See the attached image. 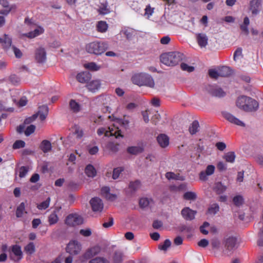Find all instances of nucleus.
I'll return each mask as SVG.
<instances>
[{"label": "nucleus", "instance_id": "57", "mask_svg": "<svg viewBox=\"0 0 263 263\" xmlns=\"http://www.w3.org/2000/svg\"><path fill=\"white\" fill-rule=\"evenodd\" d=\"M209 74L211 78L216 79L220 77L219 70L217 71L214 69H210L209 70Z\"/></svg>", "mask_w": 263, "mask_h": 263}, {"label": "nucleus", "instance_id": "6", "mask_svg": "<svg viewBox=\"0 0 263 263\" xmlns=\"http://www.w3.org/2000/svg\"><path fill=\"white\" fill-rule=\"evenodd\" d=\"M261 3L262 0H251L250 1L249 9L251 12L253 16H256L260 12Z\"/></svg>", "mask_w": 263, "mask_h": 263}, {"label": "nucleus", "instance_id": "41", "mask_svg": "<svg viewBox=\"0 0 263 263\" xmlns=\"http://www.w3.org/2000/svg\"><path fill=\"white\" fill-rule=\"evenodd\" d=\"M25 251L28 254H33L35 251V246L33 242H29L25 247Z\"/></svg>", "mask_w": 263, "mask_h": 263}, {"label": "nucleus", "instance_id": "58", "mask_svg": "<svg viewBox=\"0 0 263 263\" xmlns=\"http://www.w3.org/2000/svg\"><path fill=\"white\" fill-rule=\"evenodd\" d=\"M215 166L213 165H209L205 170V172H206V174L209 176L212 175L215 171Z\"/></svg>", "mask_w": 263, "mask_h": 263}, {"label": "nucleus", "instance_id": "10", "mask_svg": "<svg viewBox=\"0 0 263 263\" xmlns=\"http://www.w3.org/2000/svg\"><path fill=\"white\" fill-rule=\"evenodd\" d=\"M92 210L94 212H101L103 209V203L102 200L98 197H94L90 201Z\"/></svg>", "mask_w": 263, "mask_h": 263}, {"label": "nucleus", "instance_id": "37", "mask_svg": "<svg viewBox=\"0 0 263 263\" xmlns=\"http://www.w3.org/2000/svg\"><path fill=\"white\" fill-rule=\"evenodd\" d=\"M2 44L4 48H9L11 46L12 44V40L8 35L5 34L4 39H2Z\"/></svg>", "mask_w": 263, "mask_h": 263}, {"label": "nucleus", "instance_id": "3", "mask_svg": "<svg viewBox=\"0 0 263 263\" xmlns=\"http://www.w3.org/2000/svg\"><path fill=\"white\" fill-rule=\"evenodd\" d=\"M132 81L138 86H146L151 88L155 86L154 81L151 76L146 73H137L132 78Z\"/></svg>", "mask_w": 263, "mask_h": 263}, {"label": "nucleus", "instance_id": "38", "mask_svg": "<svg viewBox=\"0 0 263 263\" xmlns=\"http://www.w3.org/2000/svg\"><path fill=\"white\" fill-rule=\"evenodd\" d=\"M44 30L42 28H38L34 30V31L28 33L27 36L30 38H33L36 36L43 33Z\"/></svg>", "mask_w": 263, "mask_h": 263}, {"label": "nucleus", "instance_id": "50", "mask_svg": "<svg viewBox=\"0 0 263 263\" xmlns=\"http://www.w3.org/2000/svg\"><path fill=\"white\" fill-rule=\"evenodd\" d=\"M243 198L240 195L235 196L233 199V201L235 205L239 206L243 203Z\"/></svg>", "mask_w": 263, "mask_h": 263}, {"label": "nucleus", "instance_id": "11", "mask_svg": "<svg viewBox=\"0 0 263 263\" xmlns=\"http://www.w3.org/2000/svg\"><path fill=\"white\" fill-rule=\"evenodd\" d=\"M101 251V248L99 246H95L88 249L83 255L82 257L86 260L90 259L98 255Z\"/></svg>", "mask_w": 263, "mask_h": 263}, {"label": "nucleus", "instance_id": "19", "mask_svg": "<svg viewBox=\"0 0 263 263\" xmlns=\"http://www.w3.org/2000/svg\"><path fill=\"white\" fill-rule=\"evenodd\" d=\"M157 140L159 145L162 147L165 148L169 144V138L165 134H160L157 138Z\"/></svg>", "mask_w": 263, "mask_h": 263}, {"label": "nucleus", "instance_id": "60", "mask_svg": "<svg viewBox=\"0 0 263 263\" xmlns=\"http://www.w3.org/2000/svg\"><path fill=\"white\" fill-rule=\"evenodd\" d=\"M254 158L255 161L261 167H263V156L258 154L255 156Z\"/></svg>", "mask_w": 263, "mask_h": 263}, {"label": "nucleus", "instance_id": "22", "mask_svg": "<svg viewBox=\"0 0 263 263\" xmlns=\"http://www.w3.org/2000/svg\"><path fill=\"white\" fill-rule=\"evenodd\" d=\"M89 91L95 92L98 90L101 87V82L100 80H93L91 81L87 85Z\"/></svg>", "mask_w": 263, "mask_h": 263}, {"label": "nucleus", "instance_id": "4", "mask_svg": "<svg viewBox=\"0 0 263 263\" xmlns=\"http://www.w3.org/2000/svg\"><path fill=\"white\" fill-rule=\"evenodd\" d=\"M65 222L68 226H76L82 224L83 220L81 216L76 213L70 214L66 217Z\"/></svg>", "mask_w": 263, "mask_h": 263}, {"label": "nucleus", "instance_id": "46", "mask_svg": "<svg viewBox=\"0 0 263 263\" xmlns=\"http://www.w3.org/2000/svg\"><path fill=\"white\" fill-rule=\"evenodd\" d=\"M28 166H23L20 168L19 170V177L20 178L25 177L29 171Z\"/></svg>", "mask_w": 263, "mask_h": 263}, {"label": "nucleus", "instance_id": "17", "mask_svg": "<svg viewBox=\"0 0 263 263\" xmlns=\"http://www.w3.org/2000/svg\"><path fill=\"white\" fill-rule=\"evenodd\" d=\"M78 82L81 83H86L89 81L91 78V74L88 71L78 73L76 77Z\"/></svg>", "mask_w": 263, "mask_h": 263}, {"label": "nucleus", "instance_id": "48", "mask_svg": "<svg viewBox=\"0 0 263 263\" xmlns=\"http://www.w3.org/2000/svg\"><path fill=\"white\" fill-rule=\"evenodd\" d=\"M171 245V241L170 239H165L162 245L160 244L158 246L159 249L161 250L166 251Z\"/></svg>", "mask_w": 263, "mask_h": 263}, {"label": "nucleus", "instance_id": "34", "mask_svg": "<svg viewBox=\"0 0 263 263\" xmlns=\"http://www.w3.org/2000/svg\"><path fill=\"white\" fill-rule=\"evenodd\" d=\"M126 116H124L123 119L116 118V122L120 124L123 128L128 129L129 128V121L125 118Z\"/></svg>", "mask_w": 263, "mask_h": 263}, {"label": "nucleus", "instance_id": "26", "mask_svg": "<svg viewBox=\"0 0 263 263\" xmlns=\"http://www.w3.org/2000/svg\"><path fill=\"white\" fill-rule=\"evenodd\" d=\"M24 213L27 214V212L25 211V204L24 202H22L17 207L15 215L16 217L21 218L23 216Z\"/></svg>", "mask_w": 263, "mask_h": 263}, {"label": "nucleus", "instance_id": "15", "mask_svg": "<svg viewBox=\"0 0 263 263\" xmlns=\"http://www.w3.org/2000/svg\"><path fill=\"white\" fill-rule=\"evenodd\" d=\"M223 115L226 119L232 123L240 126H245V124L243 122L229 112H224Z\"/></svg>", "mask_w": 263, "mask_h": 263}, {"label": "nucleus", "instance_id": "62", "mask_svg": "<svg viewBox=\"0 0 263 263\" xmlns=\"http://www.w3.org/2000/svg\"><path fill=\"white\" fill-rule=\"evenodd\" d=\"M9 80L14 85H17L20 82L19 78L15 75H11L9 78Z\"/></svg>", "mask_w": 263, "mask_h": 263}, {"label": "nucleus", "instance_id": "47", "mask_svg": "<svg viewBox=\"0 0 263 263\" xmlns=\"http://www.w3.org/2000/svg\"><path fill=\"white\" fill-rule=\"evenodd\" d=\"M25 146V142L23 140H18L15 141L12 145V147L14 149H16L23 148Z\"/></svg>", "mask_w": 263, "mask_h": 263}, {"label": "nucleus", "instance_id": "54", "mask_svg": "<svg viewBox=\"0 0 263 263\" xmlns=\"http://www.w3.org/2000/svg\"><path fill=\"white\" fill-rule=\"evenodd\" d=\"M107 260L103 257H96L90 260L89 263H105Z\"/></svg>", "mask_w": 263, "mask_h": 263}, {"label": "nucleus", "instance_id": "44", "mask_svg": "<svg viewBox=\"0 0 263 263\" xmlns=\"http://www.w3.org/2000/svg\"><path fill=\"white\" fill-rule=\"evenodd\" d=\"M219 210V206L218 204L214 203L208 209V213L211 214H215Z\"/></svg>", "mask_w": 263, "mask_h": 263}, {"label": "nucleus", "instance_id": "5", "mask_svg": "<svg viewBox=\"0 0 263 263\" xmlns=\"http://www.w3.org/2000/svg\"><path fill=\"white\" fill-rule=\"evenodd\" d=\"M66 250L71 255L78 254L81 250V245L77 240H71L67 245Z\"/></svg>", "mask_w": 263, "mask_h": 263}, {"label": "nucleus", "instance_id": "1", "mask_svg": "<svg viewBox=\"0 0 263 263\" xmlns=\"http://www.w3.org/2000/svg\"><path fill=\"white\" fill-rule=\"evenodd\" d=\"M184 58L183 53L179 52H170L161 55V62L167 66H174L179 64Z\"/></svg>", "mask_w": 263, "mask_h": 263}, {"label": "nucleus", "instance_id": "59", "mask_svg": "<svg viewBox=\"0 0 263 263\" xmlns=\"http://www.w3.org/2000/svg\"><path fill=\"white\" fill-rule=\"evenodd\" d=\"M91 231L90 229H81L80 234L85 237H88L91 235Z\"/></svg>", "mask_w": 263, "mask_h": 263}, {"label": "nucleus", "instance_id": "61", "mask_svg": "<svg viewBox=\"0 0 263 263\" xmlns=\"http://www.w3.org/2000/svg\"><path fill=\"white\" fill-rule=\"evenodd\" d=\"M114 224V218L112 217H109L108 222H105L103 223L102 226L105 228H108Z\"/></svg>", "mask_w": 263, "mask_h": 263}, {"label": "nucleus", "instance_id": "29", "mask_svg": "<svg viewBox=\"0 0 263 263\" xmlns=\"http://www.w3.org/2000/svg\"><path fill=\"white\" fill-rule=\"evenodd\" d=\"M69 107L70 110L74 113H78L81 110L80 104L73 99L70 100L69 101Z\"/></svg>", "mask_w": 263, "mask_h": 263}, {"label": "nucleus", "instance_id": "63", "mask_svg": "<svg viewBox=\"0 0 263 263\" xmlns=\"http://www.w3.org/2000/svg\"><path fill=\"white\" fill-rule=\"evenodd\" d=\"M208 245L209 241L206 239H202L198 242V245L202 248L207 247Z\"/></svg>", "mask_w": 263, "mask_h": 263}, {"label": "nucleus", "instance_id": "9", "mask_svg": "<svg viewBox=\"0 0 263 263\" xmlns=\"http://www.w3.org/2000/svg\"><path fill=\"white\" fill-rule=\"evenodd\" d=\"M197 212L189 207L184 208L181 212L182 217L187 221H191L195 218Z\"/></svg>", "mask_w": 263, "mask_h": 263}, {"label": "nucleus", "instance_id": "49", "mask_svg": "<svg viewBox=\"0 0 263 263\" xmlns=\"http://www.w3.org/2000/svg\"><path fill=\"white\" fill-rule=\"evenodd\" d=\"M123 170L124 169L122 167H118L114 168L112 173V178L114 179H117L121 173L123 172Z\"/></svg>", "mask_w": 263, "mask_h": 263}, {"label": "nucleus", "instance_id": "28", "mask_svg": "<svg viewBox=\"0 0 263 263\" xmlns=\"http://www.w3.org/2000/svg\"><path fill=\"white\" fill-rule=\"evenodd\" d=\"M248 97L242 96L239 97L236 101L237 106L245 110V106L247 104V102L248 99Z\"/></svg>", "mask_w": 263, "mask_h": 263}, {"label": "nucleus", "instance_id": "45", "mask_svg": "<svg viewBox=\"0 0 263 263\" xmlns=\"http://www.w3.org/2000/svg\"><path fill=\"white\" fill-rule=\"evenodd\" d=\"M123 254L120 252H115L113 259L114 263H121L122 261Z\"/></svg>", "mask_w": 263, "mask_h": 263}, {"label": "nucleus", "instance_id": "20", "mask_svg": "<svg viewBox=\"0 0 263 263\" xmlns=\"http://www.w3.org/2000/svg\"><path fill=\"white\" fill-rule=\"evenodd\" d=\"M98 11L101 14H106L110 12L108 4L106 1L100 0Z\"/></svg>", "mask_w": 263, "mask_h": 263}, {"label": "nucleus", "instance_id": "14", "mask_svg": "<svg viewBox=\"0 0 263 263\" xmlns=\"http://www.w3.org/2000/svg\"><path fill=\"white\" fill-rule=\"evenodd\" d=\"M35 60L39 63H43L46 60V52L44 48L40 47L35 51Z\"/></svg>", "mask_w": 263, "mask_h": 263}, {"label": "nucleus", "instance_id": "43", "mask_svg": "<svg viewBox=\"0 0 263 263\" xmlns=\"http://www.w3.org/2000/svg\"><path fill=\"white\" fill-rule=\"evenodd\" d=\"M86 68L92 71H97L99 70L100 67L98 66L94 62H90L84 65Z\"/></svg>", "mask_w": 263, "mask_h": 263}, {"label": "nucleus", "instance_id": "31", "mask_svg": "<svg viewBox=\"0 0 263 263\" xmlns=\"http://www.w3.org/2000/svg\"><path fill=\"white\" fill-rule=\"evenodd\" d=\"M108 29V24L105 21H99L97 25V30L101 33L105 32Z\"/></svg>", "mask_w": 263, "mask_h": 263}, {"label": "nucleus", "instance_id": "53", "mask_svg": "<svg viewBox=\"0 0 263 263\" xmlns=\"http://www.w3.org/2000/svg\"><path fill=\"white\" fill-rule=\"evenodd\" d=\"M149 201L147 198H142L139 200V205L141 208H145L148 205Z\"/></svg>", "mask_w": 263, "mask_h": 263}, {"label": "nucleus", "instance_id": "52", "mask_svg": "<svg viewBox=\"0 0 263 263\" xmlns=\"http://www.w3.org/2000/svg\"><path fill=\"white\" fill-rule=\"evenodd\" d=\"M35 129V126L34 125H30L28 126L25 131V134L28 136L33 133Z\"/></svg>", "mask_w": 263, "mask_h": 263}, {"label": "nucleus", "instance_id": "23", "mask_svg": "<svg viewBox=\"0 0 263 263\" xmlns=\"http://www.w3.org/2000/svg\"><path fill=\"white\" fill-rule=\"evenodd\" d=\"M101 192V194L108 200H113L116 198V196L115 195L110 194V188L108 186H104L102 187Z\"/></svg>", "mask_w": 263, "mask_h": 263}, {"label": "nucleus", "instance_id": "39", "mask_svg": "<svg viewBox=\"0 0 263 263\" xmlns=\"http://www.w3.org/2000/svg\"><path fill=\"white\" fill-rule=\"evenodd\" d=\"M119 145L114 142H108L106 145V148L113 153H116L119 150Z\"/></svg>", "mask_w": 263, "mask_h": 263}, {"label": "nucleus", "instance_id": "27", "mask_svg": "<svg viewBox=\"0 0 263 263\" xmlns=\"http://www.w3.org/2000/svg\"><path fill=\"white\" fill-rule=\"evenodd\" d=\"M218 70L220 77H229L232 73L231 69L228 66H222Z\"/></svg>", "mask_w": 263, "mask_h": 263}, {"label": "nucleus", "instance_id": "25", "mask_svg": "<svg viewBox=\"0 0 263 263\" xmlns=\"http://www.w3.org/2000/svg\"><path fill=\"white\" fill-rule=\"evenodd\" d=\"M227 190V186L224 185L221 182H216L215 184L213 190L217 194H221Z\"/></svg>", "mask_w": 263, "mask_h": 263}, {"label": "nucleus", "instance_id": "24", "mask_svg": "<svg viewBox=\"0 0 263 263\" xmlns=\"http://www.w3.org/2000/svg\"><path fill=\"white\" fill-rule=\"evenodd\" d=\"M127 151L129 154L137 155L142 153L144 151V148L142 145L130 146L127 148Z\"/></svg>", "mask_w": 263, "mask_h": 263}, {"label": "nucleus", "instance_id": "33", "mask_svg": "<svg viewBox=\"0 0 263 263\" xmlns=\"http://www.w3.org/2000/svg\"><path fill=\"white\" fill-rule=\"evenodd\" d=\"M199 124L198 121L194 120L190 126L189 130L191 135H194L199 131Z\"/></svg>", "mask_w": 263, "mask_h": 263}, {"label": "nucleus", "instance_id": "64", "mask_svg": "<svg viewBox=\"0 0 263 263\" xmlns=\"http://www.w3.org/2000/svg\"><path fill=\"white\" fill-rule=\"evenodd\" d=\"M39 113H43L48 114V107L47 105H44L39 107Z\"/></svg>", "mask_w": 263, "mask_h": 263}, {"label": "nucleus", "instance_id": "40", "mask_svg": "<svg viewBox=\"0 0 263 263\" xmlns=\"http://www.w3.org/2000/svg\"><path fill=\"white\" fill-rule=\"evenodd\" d=\"M197 198V195L193 192H185L183 195V198L187 200H194Z\"/></svg>", "mask_w": 263, "mask_h": 263}, {"label": "nucleus", "instance_id": "7", "mask_svg": "<svg viewBox=\"0 0 263 263\" xmlns=\"http://www.w3.org/2000/svg\"><path fill=\"white\" fill-rule=\"evenodd\" d=\"M236 244V239L233 237H230L225 240L224 252L228 255H231L235 249Z\"/></svg>", "mask_w": 263, "mask_h": 263}, {"label": "nucleus", "instance_id": "32", "mask_svg": "<svg viewBox=\"0 0 263 263\" xmlns=\"http://www.w3.org/2000/svg\"><path fill=\"white\" fill-rule=\"evenodd\" d=\"M141 186L140 181L139 180H135V181L130 182L128 187L132 192H135L139 190Z\"/></svg>", "mask_w": 263, "mask_h": 263}, {"label": "nucleus", "instance_id": "13", "mask_svg": "<svg viewBox=\"0 0 263 263\" xmlns=\"http://www.w3.org/2000/svg\"><path fill=\"white\" fill-rule=\"evenodd\" d=\"M258 103L255 100L249 97L247 104L245 106V111H256L258 108Z\"/></svg>", "mask_w": 263, "mask_h": 263}, {"label": "nucleus", "instance_id": "55", "mask_svg": "<svg viewBox=\"0 0 263 263\" xmlns=\"http://www.w3.org/2000/svg\"><path fill=\"white\" fill-rule=\"evenodd\" d=\"M74 133L76 135L77 138L81 139L83 136V131L79 127H76Z\"/></svg>", "mask_w": 263, "mask_h": 263}, {"label": "nucleus", "instance_id": "16", "mask_svg": "<svg viewBox=\"0 0 263 263\" xmlns=\"http://www.w3.org/2000/svg\"><path fill=\"white\" fill-rule=\"evenodd\" d=\"M196 37L198 44L201 48L205 47L208 45V37L205 33H197Z\"/></svg>", "mask_w": 263, "mask_h": 263}, {"label": "nucleus", "instance_id": "35", "mask_svg": "<svg viewBox=\"0 0 263 263\" xmlns=\"http://www.w3.org/2000/svg\"><path fill=\"white\" fill-rule=\"evenodd\" d=\"M236 158L235 154L234 152H229L224 154L223 159L229 163H233Z\"/></svg>", "mask_w": 263, "mask_h": 263}, {"label": "nucleus", "instance_id": "42", "mask_svg": "<svg viewBox=\"0 0 263 263\" xmlns=\"http://www.w3.org/2000/svg\"><path fill=\"white\" fill-rule=\"evenodd\" d=\"M50 202V198L48 197L45 201L42 202L41 203L37 205L38 209L42 210H45L48 208L49 206Z\"/></svg>", "mask_w": 263, "mask_h": 263}, {"label": "nucleus", "instance_id": "18", "mask_svg": "<svg viewBox=\"0 0 263 263\" xmlns=\"http://www.w3.org/2000/svg\"><path fill=\"white\" fill-rule=\"evenodd\" d=\"M209 93L214 97H223L226 95V92L221 88L209 86Z\"/></svg>", "mask_w": 263, "mask_h": 263}, {"label": "nucleus", "instance_id": "30", "mask_svg": "<svg viewBox=\"0 0 263 263\" xmlns=\"http://www.w3.org/2000/svg\"><path fill=\"white\" fill-rule=\"evenodd\" d=\"M85 173L89 177H94L96 175V170L93 165L89 164L86 166Z\"/></svg>", "mask_w": 263, "mask_h": 263}, {"label": "nucleus", "instance_id": "21", "mask_svg": "<svg viewBox=\"0 0 263 263\" xmlns=\"http://www.w3.org/2000/svg\"><path fill=\"white\" fill-rule=\"evenodd\" d=\"M40 148L44 153H47L51 151L52 145L51 142L47 140H43L40 145Z\"/></svg>", "mask_w": 263, "mask_h": 263}, {"label": "nucleus", "instance_id": "12", "mask_svg": "<svg viewBox=\"0 0 263 263\" xmlns=\"http://www.w3.org/2000/svg\"><path fill=\"white\" fill-rule=\"evenodd\" d=\"M105 136L106 137L115 136L116 138L123 137L121 130L118 127H115L114 125L108 128V129L105 133Z\"/></svg>", "mask_w": 263, "mask_h": 263}, {"label": "nucleus", "instance_id": "56", "mask_svg": "<svg viewBox=\"0 0 263 263\" xmlns=\"http://www.w3.org/2000/svg\"><path fill=\"white\" fill-rule=\"evenodd\" d=\"M242 49L241 48H238L234 53L233 59L234 61H236L237 59L240 57L242 56Z\"/></svg>", "mask_w": 263, "mask_h": 263}, {"label": "nucleus", "instance_id": "8", "mask_svg": "<svg viewBox=\"0 0 263 263\" xmlns=\"http://www.w3.org/2000/svg\"><path fill=\"white\" fill-rule=\"evenodd\" d=\"M11 251L13 255L10 253V258L15 262H18L23 257V253L19 245H15L11 247Z\"/></svg>", "mask_w": 263, "mask_h": 263}, {"label": "nucleus", "instance_id": "2", "mask_svg": "<svg viewBox=\"0 0 263 263\" xmlns=\"http://www.w3.org/2000/svg\"><path fill=\"white\" fill-rule=\"evenodd\" d=\"M108 48V44L105 42L96 41L87 44L85 50L90 54L99 55L104 53Z\"/></svg>", "mask_w": 263, "mask_h": 263}, {"label": "nucleus", "instance_id": "51", "mask_svg": "<svg viewBox=\"0 0 263 263\" xmlns=\"http://www.w3.org/2000/svg\"><path fill=\"white\" fill-rule=\"evenodd\" d=\"M180 66L181 68L183 71L191 72L194 70V67L193 66H189L187 64L184 63H181Z\"/></svg>", "mask_w": 263, "mask_h": 263}, {"label": "nucleus", "instance_id": "36", "mask_svg": "<svg viewBox=\"0 0 263 263\" xmlns=\"http://www.w3.org/2000/svg\"><path fill=\"white\" fill-rule=\"evenodd\" d=\"M59 217L56 211H53L48 217V222L50 225H53L58 222Z\"/></svg>", "mask_w": 263, "mask_h": 263}]
</instances>
